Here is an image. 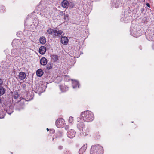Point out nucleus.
<instances>
[{"label": "nucleus", "mask_w": 154, "mask_h": 154, "mask_svg": "<svg viewBox=\"0 0 154 154\" xmlns=\"http://www.w3.org/2000/svg\"><path fill=\"white\" fill-rule=\"evenodd\" d=\"M81 118L85 122H91L94 119V115L91 112L86 111L81 113Z\"/></svg>", "instance_id": "nucleus-1"}, {"label": "nucleus", "mask_w": 154, "mask_h": 154, "mask_svg": "<svg viewBox=\"0 0 154 154\" xmlns=\"http://www.w3.org/2000/svg\"><path fill=\"white\" fill-rule=\"evenodd\" d=\"M103 148L99 145H93L91 147L90 154H103Z\"/></svg>", "instance_id": "nucleus-2"}, {"label": "nucleus", "mask_w": 154, "mask_h": 154, "mask_svg": "<svg viewBox=\"0 0 154 154\" xmlns=\"http://www.w3.org/2000/svg\"><path fill=\"white\" fill-rule=\"evenodd\" d=\"M64 123V120L62 118L58 119L56 121V126L58 128H61Z\"/></svg>", "instance_id": "nucleus-3"}, {"label": "nucleus", "mask_w": 154, "mask_h": 154, "mask_svg": "<svg viewBox=\"0 0 154 154\" xmlns=\"http://www.w3.org/2000/svg\"><path fill=\"white\" fill-rule=\"evenodd\" d=\"M77 128L79 130L83 131L85 127V125L83 122L82 121H78L76 124Z\"/></svg>", "instance_id": "nucleus-4"}, {"label": "nucleus", "mask_w": 154, "mask_h": 154, "mask_svg": "<svg viewBox=\"0 0 154 154\" xmlns=\"http://www.w3.org/2000/svg\"><path fill=\"white\" fill-rule=\"evenodd\" d=\"M75 131L73 129H71L67 132V136L68 137L70 138H72L75 135Z\"/></svg>", "instance_id": "nucleus-5"}, {"label": "nucleus", "mask_w": 154, "mask_h": 154, "mask_svg": "<svg viewBox=\"0 0 154 154\" xmlns=\"http://www.w3.org/2000/svg\"><path fill=\"white\" fill-rule=\"evenodd\" d=\"M63 35V33L62 31L61 30L57 31V30H55L54 31V34L53 35V36L55 37L57 36L59 37H61Z\"/></svg>", "instance_id": "nucleus-6"}, {"label": "nucleus", "mask_w": 154, "mask_h": 154, "mask_svg": "<svg viewBox=\"0 0 154 154\" xmlns=\"http://www.w3.org/2000/svg\"><path fill=\"white\" fill-rule=\"evenodd\" d=\"M87 147V144H85L80 149H79V154H83L86 150Z\"/></svg>", "instance_id": "nucleus-7"}, {"label": "nucleus", "mask_w": 154, "mask_h": 154, "mask_svg": "<svg viewBox=\"0 0 154 154\" xmlns=\"http://www.w3.org/2000/svg\"><path fill=\"white\" fill-rule=\"evenodd\" d=\"M68 42V38L66 37H63L61 38V42L64 45H66Z\"/></svg>", "instance_id": "nucleus-8"}, {"label": "nucleus", "mask_w": 154, "mask_h": 154, "mask_svg": "<svg viewBox=\"0 0 154 154\" xmlns=\"http://www.w3.org/2000/svg\"><path fill=\"white\" fill-rule=\"evenodd\" d=\"M62 6L64 8H67L69 5V2L67 0H63L61 3Z\"/></svg>", "instance_id": "nucleus-9"}, {"label": "nucleus", "mask_w": 154, "mask_h": 154, "mask_svg": "<svg viewBox=\"0 0 154 154\" xmlns=\"http://www.w3.org/2000/svg\"><path fill=\"white\" fill-rule=\"evenodd\" d=\"M59 88L62 92H66L68 90V88L65 85H60Z\"/></svg>", "instance_id": "nucleus-10"}, {"label": "nucleus", "mask_w": 154, "mask_h": 154, "mask_svg": "<svg viewBox=\"0 0 154 154\" xmlns=\"http://www.w3.org/2000/svg\"><path fill=\"white\" fill-rule=\"evenodd\" d=\"M46 48L44 46H41L39 50V52L41 54H44L46 51Z\"/></svg>", "instance_id": "nucleus-11"}, {"label": "nucleus", "mask_w": 154, "mask_h": 154, "mask_svg": "<svg viewBox=\"0 0 154 154\" xmlns=\"http://www.w3.org/2000/svg\"><path fill=\"white\" fill-rule=\"evenodd\" d=\"M40 61L41 65L44 66L47 63V60L45 58L43 57L41 58Z\"/></svg>", "instance_id": "nucleus-12"}, {"label": "nucleus", "mask_w": 154, "mask_h": 154, "mask_svg": "<svg viewBox=\"0 0 154 154\" xmlns=\"http://www.w3.org/2000/svg\"><path fill=\"white\" fill-rule=\"evenodd\" d=\"M26 76L25 73L23 72H20L19 73V77L20 79L21 80H23Z\"/></svg>", "instance_id": "nucleus-13"}, {"label": "nucleus", "mask_w": 154, "mask_h": 154, "mask_svg": "<svg viewBox=\"0 0 154 154\" xmlns=\"http://www.w3.org/2000/svg\"><path fill=\"white\" fill-rule=\"evenodd\" d=\"M112 3L113 6L116 8H118L120 4L119 2L117 0H113Z\"/></svg>", "instance_id": "nucleus-14"}, {"label": "nucleus", "mask_w": 154, "mask_h": 154, "mask_svg": "<svg viewBox=\"0 0 154 154\" xmlns=\"http://www.w3.org/2000/svg\"><path fill=\"white\" fill-rule=\"evenodd\" d=\"M72 87L73 88H75L77 87H78V88L79 87V82L76 80L72 82Z\"/></svg>", "instance_id": "nucleus-15"}, {"label": "nucleus", "mask_w": 154, "mask_h": 154, "mask_svg": "<svg viewBox=\"0 0 154 154\" xmlns=\"http://www.w3.org/2000/svg\"><path fill=\"white\" fill-rule=\"evenodd\" d=\"M43 71L41 69H38L36 71V74L38 76L41 77L43 74Z\"/></svg>", "instance_id": "nucleus-16"}, {"label": "nucleus", "mask_w": 154, "mask_h": 154, "mask_svg": "<svg viewBox=\"0 0 154 154\" xmlns=\"http://www.w3.org/2000/svg\"><path fill=\"white\" fill-rule=\"evenodd\" d=\"M11 55L12 56H16L18 55V53L17 52V49H14L12 50Z\"/></svg>", "instance_id": "nucleus-17"}, {"label": "nucleus", "mask_w": 154, "mask_h": 154, "mask_svg": "<svg viewBox=\"0 0 154 154\" xmlns=\"http://www.w3.org/2000/svg\"><path fill=\"white\" fill-rule=\"evenodd\" d=\"M13 112V107L12 106H10L8 109L6 110V112L9 115H11Z\"/></svg>", "instance_id": "nucleus-18"}, {"label": "nucleus", "mask_w": 154, "mask_h": 154, "mask_svg": "<svg viewBox=\"0 0 154 154\" xmlns=\"http://www.w3.org/2000/svg\"><path fill=\"white\" fill-rule=\"evenodd\" d=\"M40 43L42 44H44L46 42L45 38L44 36L41 37L39 39Z\"/></svg>", "instance_id": "nucleus-19"}, {"label": "nucleus", "mask_w": 154, "mask_h": 154, "mask_svg": "<svg viewBox=\"0 0 154 154\" xmlns=\"http://www.w3.org/2000/svg\"><path fill=\"white\" fill-rule=\"evenodd\" d=\"M5 89L3 87L0 86V96L3 95L5 93Z\"/></svg>", "instance_id": "nucleus-20"}, {"label": "nucleus", "mask_w": 154, "mask_h": 154, "mask_svg": "<svg viewBox=\"0 0 154 154\" xmlns=\"http://www.w3.org/2000/svg\"><path fill=\"white\" fill-rule=\"evenodd\" d=\"M54 30L52 29L51 28H49L48 29L47 32L48 34L51 35L53 33L54 34Z\"/></svg>", "instance_id": "nucleus-21"}, {"label": "nucleus", "mask_w": 154, "mask_h": 154, "mask_svg": "<svg viewBox=\"0 0 154 154\" xmlns=\"http://www.w3.org/2000/svg\"><path fill=\"white\" fill-rule=\"evenodd\" d=\"M19 95L17 92H14V93L13 97L15 99H17L19 97Z\"/></svg>", "instance_id": "nucleus-22"}, {"label": "nucleus", "mask_w": 154, "mask_h": 154, "mask_svg": "<svg viewBox=\"0 0 154 154\" xmlns=\"http://www.w3.org/2000/svg\"><path fill=\"white\" fill-rule=\"evenodd\" d=\"M63 135V133L62 132L59 131L57 132V137H62Z\"/></svg>", "instance_id": "nucleus-23"}, {"label": "nucleus", "mask_w": 154, "mask_h": 154, "mask_svg": "<svg viewBox=\"0 0 154 154\" xmlns=\"http://www.w3.org/2000/svg\"><path fill=\"white\" fill-rule=\"evenodd\" d=\"M46 67L47 69H50L52 68V66L51 63H48L46 65Z\"/></svg>", "instance_id": "nucleus-24"}, {"label": "nucleus", "mask_w": 154, "mask_h": 154, "mask_svg": "<svg viewBox=\"0 0 154 154\" xmlns=\"http://www.w3.org/2000/svg\"><path fill=\"white\" fill-rule=\"evenodd\" d=\"M68 6H69V8H72L74 6V3L72 2H70L69 3Z\"/></svg>", "instance_id": "nucleus-25"}, {"label": "nucleus", "mask_w": 154, "mask_h": 154, "mask_svg": "<svg viewBox=\"0 0 154 154\" xmlns=\"http://www.w3.org/2000/svg\"><path fill=\"white\" fill-rule=\"evenodd\" d=\"M69 123H72L73 121V118L71 116L69 117Z\"/></svg>", "instance_id": "nucleus-26"}, {"label": "nucleus", "mask_w": 154, "mask_h": 154, "mask_svg": "<svg viewBox=\"0 0 154 154\" xmlns=\"http://www.w3.org/2000/svg\"><path fill=\"white\" fill-rule=\"evenodd\" d=\"M132 28H130V34L131 35H133V36L134 37H135V34H134V33H132Z\"/></svg>", "instance_id": "nucleus-27"}, {"label": "nucleus", "mask_w": 154, "mask_h": 154, "mask_svg": "<svg viewBox=\"0 0 154 154\" xmlns=\"http://www.w3.org/2000/svg\"><path fill=\"white\" fill-rule=\"evenodd\" d=\"M59 14L60 15L63 16L65 14L63 13V12L61 11H59Z\"/></svg>", "instance_id": "nucleus-28"}, {"label": "nucleus", "mask_w": 154, "mask_h": 154, "mask_svg": "<svg viewBox=\"0 0 154 154\" xmlns=\"http://www.w3.org/2000/svg\"><path fill=\"white\" fill-rule=\"evenodd\" d=\"M64 154H71V152L69 150H66L64 152Z\"/></svg>", "instance_id": "nucleus-29"}, {"label": "nucleus", "mask_w": 154, "mask_h": 154, "mask_svg": "<svg viewBox=\"0 0 154 154\" xmlns=\"http://www.w3.org/2000/svg\"><path fill=\"white\" fill-rule=\"evenodd\" d=\"M69 128V126L68 125L66 126L65 127V130H67Z\"/></svg>", "instance_id": "nucleus-30"}, {"label": "nucleus", "mask_w": 154, "mask_h": 154, "mask_svg": "<svg viewBox=\"0 0 154 154\" xmlns=\"http://www.w3.org/2000/svg\"><path fill=\"white\" fill-rule=\"evenodd\" d=\"M58 149L60 150L62 149H63V146L61 145L59 146L58 147Z\"/></svg>", "instance_id": "nucleus-31"}, {"label": "nucleus", "mask_w": 154, "mask_h": 154, "mask_svg": "<svg viewBox=\"0 0 154 154\" xmlns=\"http://www.w3.org/2000/svg\"><path fill=\"white\" fill-rule=\"evenodd\" d=\"M3 83V81L1 79H0V86L2 85Z\"/></svg>", "instance_id": "nucleus-32"}, {"label": "nucleus", "mask_w": 154, "mask_h": 154, "mask_svg": "<svg viewBox=\"0 0 154 154\" xmlns=\"http://www.w3.org/2000/svg\"><path fill=\"white\" fill-rule=\"evenodd\" d=\"M146 5L147 6L150 7V5L149 3H147Z\"/></svg>", "instance_id": "nucleus-33"}, {"label": "nucleus", "mask_w": 154, "mask_h": 154, "mask_svg": "<svg viewBox=\"0 0 154 154\" xmlns=\"http://www.w3.org/2000/svg\"><path fill=\"white\" fill-rule=\"evenodd\" d=\"M23 109V107H21V108H19V109H18V110H20V109Z\"/></svg>", "instance_id": "nucleus-34"}, {"label": "nucleus", "mask_w": 154, "mask_h": 154, "mask_svg": "<svg viewBox=\"0 0 154 154\" xmlns=\"http://www.w3.org/2000/svg\"><path fill=\"white\" fill-rule=\"evenodd\" d=\"M141 11L142 12H143V9H141Z\"/></svg>", "instance_id": "nucleus-35"}, {"label": "nucleus", "mask_w": 154, "mask_h": 154, "mask_svg": "<svg viewBox=\"0 0 154 154\" xmlns=\"http://www.w3.org/2000/svg\"><path fill=\"white\" fill-rule=\"evenodd\" d=\"M14 42H15V40H13V42H12V43L13 44V43Z\"/></svg>", "instance_id": "nucleus-36"}, {"label": "nucleus", "mask_w": 154, "mask_h": 154, "mask_svg": "<svg viewBox=\"0 0 154 154\" xmlns=\"http://www.w3.org/2000/svg\"><path fill=\"white\" fill-rule=\"evenodd\" d=\"M152 48L154 49V44H153V45Z\"/></svg>", "instance_id": "nucleus-37"}, {"label": "nucleus", "mask_w": 154, "mask_h": 154, "mask_svg": "<svg viewBox=\"0 0 154 154\" xmlns=\"http://www.w3.org/2000/svg\"><path fill=\"white\" fill-rule=\"evenodd\" d=\"M47 131H49V129H48V128H47Z\"/></svg>", "instance_id": "nucleus-38"}, {"label": "nucleus", "mask_w": 154, "mask_h": 154, "mask_svg": "<svg viewBox=\"0 0 154 154\" xmlns=\"http://www.w3.org/2000/svg\"><path fill=\"white\" fill-rule=\"evenodd\" d=\"M86 135H87V134L86 133H85V134L84 135V136H86Z\"/></svg>", "instance_id": "nucleus-39"}, {"label": "nucleus", "mask_w": 154, "mask_h": 154, "mask_svg": "<svg viewBox=\"0 0 154 154\" xmlns=\"http://www.w3.org/2000/svg\"><path fill=\"white\" fill-rule=\"evenodd\" d=\"M54 138H53V139H52V140H53H53H54Z\"/></svg>", "instance_id": "nucleus-40"}, {"label": "nucleus", "mask_w": 154, "mask_h": 154, "mask_svg": "<svg viewBox=\"0 0 154 154\" xmlns=\"http://www.w3.org/2000/svg\"><path fill=\"white\" fill-rule=\"evenodd\" d=\"M3 118V117H2V118Z\"/></svg>", "instance_id": "nucleus-41"}]
</instances>
